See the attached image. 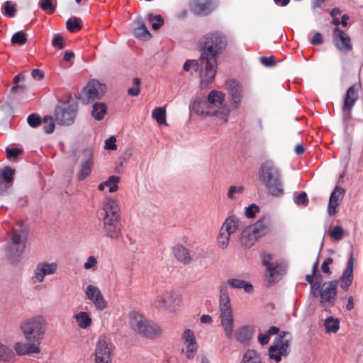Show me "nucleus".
Instances as JSON below:
<instances>
[{"mask_svg": "<svg viewBox=\"0 0 363 363\" xmlns=\"http://www.w3.org/2000/svg\"><path fill=\"white\" fill-rule=\"evenodd\" d=\"M227 45L226 36L218 30L208 32L199 40L198 48L200 52V60L201 64L205 65L203 80L211 82L215 78L218 56L223 53Z\"/></svg>", "mask_w": 363, "mask_h": 363, "instance_id": "f257e3e1", "label": "nucleus"}, {"mask_svg": "<svg viewBox=\"0 0 363 363\" xmlns=\"http://www.w3.org/2000/svg\"><path fill=\"white\" fill-rule=\"evenodd\" d=\"M281 177V170L272 161L263 162L258 171L259 182L268 194L274 197H281L284 194Z\"/></svg>", "mask_w": 363, "mask_h": 363, "instance_id": "f03ea898", "label": "nucleus"}, {"mask_svg": "<svg viewBox=\"0 0 363 363\" xmlns=\"http://www.w3.org/2000/svg\"><path fill=\"white\" fill-rule=\"evenodd\" d=\"M103 206L104 211L103 223L106 236L116 239L121 233L118 204L116 200L106 199L104 200Z\"/></svg>", "mask_w": 363, "mask_h": 363, "instance_id": "7ed1b4c3", "label": "nucleus"}, {"mask_svg": "<svg viewBox=\"0 0 363 363\" xmlns=\"http://www.w3.org/2000/svg\"><path fill=\"white\" fill-rule=\"evenodd\" d=\"M270 221L267 216H262L253 225L245 228L240 235L241 245L245 248L252 247L257 239L265 235L269 230Z\"/></svg>", "mask_w": 363, "mask_h": 363, "instance_id": "20e7f679", "label": "nucleus"}, {"mask_svg": "<svg viewBox=\"0 0 363 363\" xmlns=\"http://www.w3.org/2000/svg\"><path fill=\"white\" fill-rule=\"evenodd\" d=\"M129 317L131 328L140 335L148 339H155L161 335L162 329L160 326L147 320L138 312H131Z\"/></svg>", "mask_w": 363, "mask_h": 363, "instance_id": "39448f33", "label": "nucleus"}, {"mask_svg": "<svg viewBox=\"0 0 363 363\" xmlns=\"http://www.w3.org/2000/svg\"><path fill=\"white\" fill-rule=\"evenodd\" d=\"M21 329L27 342L40 343L45 331V318L40 315L31 317L21 324Z\"/></svg>", "mask_w": 363, "mask_h": 363, "instance_id": "423d86ee", "label": "nucleus"}, {"mask_svg": "<svg viewBox=\"0 0 363 363\" xmlns=\"http://www.w3.org/2000/svg\"><path fill=\"white\" fill-rule=\"evenodd\" d=\"M55 108V120L61 125H71L74 123L77 115V104L69 96L63 101H59Z\"/></svg>", "mask_w": 363, "mask_h": 363, "instance_id": "0eeeda50", "label": "nucleus"}, {"mask_svg": "<svg viewBox=\"0 0 363 363\" xmlns=\"http://www.w3.org/2000/svg\"><path fill=\"white\" fill-rule=\"evenodd\" d=\"M286 335H290V333L286 331L281 332L269 348V357L276 362H279L281 360V357H286L290 353V340H284Z\"/></svg>", "mask_w": 363, "mask_h": 363, "instance_id": "6e6552de", "label": "nucleus"}, {"mask_svg": "<svg viewBox=\"0 0 363 363\" xmlns=\"http://www.w3.org/2000/svg\"><path fill=\"white\" fill-rule=\"evenodd\" d=\"M262 263L266 267L268 276L270 279L277 282L286 274L287 264L283 261L272 262V255L269 254L262 253Z\"/></svg>", "mask_w": 363, "mask_h": 363, "instance_id": "1a4fd4ad", "label": "nucleus"}, {"mask_svg": "<svg viewBox=\"0 0 363 363\" xmlns=\"http://www.w3.org/2000/svg\"><path fill=\"white\" fill-rule=\"evenodd\" d=\"M106 91V86L96 79L89 81L84 87L79 99L84 104L100 99Z\"/></svg>", "mask_w": 363, "mask_h": 363, "instance_id": "9d476101", "label": "nucleus"}, {"mask_svg": "<svg viewBox=\"0 0 363 363\" xmlns=\"http://www.w3.org/2000/svg\"><path fill=\"white\" fill-rule=\"evenodd\" d=\"M239 227V220L234 216H228L220 230L218 237V244L222 248H225L228 245L230 235L236 231Z\"/></svg>", "mask_w": 363, "mask_h": 363, "instance_id": "9b49d317", "label": "nucleus"}, {"mask_svg": "<svg viewBox=\"0 0 363 363\" xmlns=\"http://www.w3.org/2000/svg\"><path fill=\"white\" fill-rule=\"evenodd\" d=\"M26 232L24 230L13 229L11 240L9 247V255L13 259L18 258L25 248Z\"/></svg>", "mask_w": 363, "mask_h": 363, "instance_id": "f8f14e48", "label": "nucleus"}, {"mask_svg": "<svg viewBox=\"0 0 363 363\" xmlns=\"http://www.w3.org/2000/svg\"><path fill=\"white\" fill-rule=\"evenodd\" d=\"M333 41L335 47L342 52L347 53L353 49L350 37L337 27L333 30Z\"/></svg>", "mask_w": 363, "mask_h": 363, "instance_id": "ddd939ff", "label": "nucleus"}, {"mask_svg": "<svg viewBox=\"0 0 363 363\" xmlns=\"http://www.w3.org/2000/svg\"><path fill=\"white\" fill-rule=\"evenodd\" d=\"M337 281L333 280L325 281L323 284L320 290V301L322 306H325L326 303L333 306L337 296Z\"/></svg>", "mask_w": 363, "mask_h": 363, "instance_id": "4468645a", "label": "nucleus"}, {"mask_svg": "<svg viewBox=\"0 0 363 363\" xmlns=\"http://www.w3.org/2000/svg\"><path fill=\"white\" fill-rule=\"evenodd\" d=\"M94 166V157L91 150H84L82 152V159L80 163L79 170L77 174L79 181H83L91 173Z\"/></svg>", "mask_w": 363, "mask_h": 363, "instance_id": "2eb2a0df", "label": "nucleus"}, {"mask_svg": "<svg viewBox=\"0 0 363 363\" xmlns=\"http://www.w3.org/2000/svg\"><path fill=\"white\" fill-rule=\"evenodd\" d=\"M85 294L86 298L90 300L99 311H103L107 307V303L101 292L100 289L94 285H88Z\"/></svg>", "mask_w": 363, "mask_h": 363, "instance_id": "dca6fc26", "label": "nucleus"}, {"mask_svg": "<svg viewBox=\"0 0 363 363\" xmlns=\"http://www.w3.org/2000/svg\"><path fill=\"white\" fill-rule=\"evenodd\" d=\"M354 259L353 257V253L351 252L350 253V257L347 260V267L344 269L342 274L340 277L337 283L340 282V287L344 291H347L349 290L350 286L352 285L354 276H353V270H354Z\"/></svg>", "mask_w": 363, "mask_h": 363, "instance_id": "f3484780", "label": "nucleus"}, {"mask_svg": "<svg viewBox=\"0 0 363 363\" xmlns=\"http://www.w3.org/2000/svg\"><path fill=\"white\" fill-rule=\"evenodd\" d=\"M362 89L360 79L359 82L350 86L343 95V104L345 109L353 108L359 98V91Z\"/></svg>", "mask_w": 363, "mask_h": 363, "instance_id": "a211bd4d", "label": "nucleus"}, {"mask_svg": "<svg viewBox=\"0 0 363 363\" xmlns=\"http://www.w3.org/2000/svg\"><path fill=\"white\" fill-rule=\"evenodd\" d=\"M180 299L172 291L163 294L158 300L157 308H164L170 311H176L179 305Z\"/></svg>", "mask_w": 363, "mask_h": 363, "instance_id": "6ab92c4d", "label": "nucleus"}, {"mask_svg": "<svg viewBox=\"0 0 363 363\" xmlns=\"http://www.w3.org/2000/svg\"><path fill=\"white\" fill-rule=\"evenodd\" d=\"M345 191L343 188L336 186L331 193L328 206V213L330 216L337 213V207L343 199Z\"/></svg>", "mask_w": 363, "mask_h": 363, "instance_id": "aec40b11", "label": "nucleus"}, {"mask_svg": "<svg viewBox=\"0 0 363 363\" xmlns=\"http://www.w3.org/2000/svg\"><path fill=\"white\" fill-rule=\"evenodd\" d=\"M56 262L47 263L41 262L36 266L34 278L38 281L42 282L45 276L55 274L57 269Z\"/></svg>", "mask_w": 363, "mask_h": 363, "instance_id": "412c9836", "label": "nucleus"}, {"mask_svg": "<svg viewBox=\"0 0 363 363\" xmlns=\"http://www.w3.org/2000/svg\"><path fill=\"white\" fill-rule=\"evenodd\" d=\"M133 33L140 40H147L152 35L142 18H137L133 22Z\"/></svg>", "mask_w": 363, "mask_h": 363, "instance_id": "4be33fe9", "label": "nucleus"}, {"mask_svg": "<svg viewBox=\"0 0 363 363\" xmlns=\"http://www.w3.org/2000/svg\"><path fill=\"white\" fill-rule=\"evenodd\" d=\"M40 342L35 341L27 342V343L17 342L15 345V350L18 355H29L33 353H39Z\"/></svg>", "mask_w": 363, "mask_h": 363, "instance_id": "5701e85b", "label": "nucleus"}, {"mask_svg": "<svg viewBox=\"0 0 363 363\" xmlns=\"http://www.w3.org/2000/svg\"><path fill=\"white\" fill-rule=\"evenodd\" d=\"M253 333V327L250 325H242L237 328L235 333V337L238 342L247 345L252 340Z\"/></svg>", "mask_w": 363, "mask_h": 363, "instance_id": "b1692460", "label": "nucleus"}, {"mask_svg": "<svg viewBox=\"0 0 363 363\" xmlns=\"http://www.w3.org/2000/svg\"><path fill=\"white\" fill-rule=\"evenodd\" d=\"M220 286H225L226 289H228V287L236 289H242L246 293H251L254 289V286L250 282L235 278L229 279L226 281L222 282Z\"/></svg>", "mask_w": 363, "mask_h": 363, "instance_id": "393cba45", "label": "nucleus"}, {"mask_svg": "<svg viewBox=\"0 0 363 363\" xmlns=\"http://www.w3.org/2000/svg\"><path fill=\"white\" fill-rule=\"evenodd\" d=\"M219 318L225 336L229 339L232 338L234 324L233 312L220 313Z\"/></svg>", "mask_w": 363, "mask_h": 363, "instance_id": "a878e982", "label": "nucleus"}, {"mask_svg": "<svg viewBox=\"0 0 363 363\" xmlns=\"http://www.w3.org/2000/svg\"><path fill=\"white\" fill-rule=\"evenodd\" d=\"M231 101L237 108L242 100V86L236 81H230L227 84Z\"/></svg>", "mask_w": 363, "mask_h": 363, "instance_id": "bb28decb", "label": "nucleus"}, {"mask_svg": "<svg viewBox=\"0 0 363 363\" xmlns=\"http://www.w3.org/2000/svg\"><path fill=\"white\" fill-rule=\"evenodd\" d=\"M219 296V310L220 313H230L232 311L230 300L228 294V289L225 286H220Z\"/></svg>", "mask_w": 363, "mask_h": 363, "instance_id": "cd10ccee", "label": "nucleus"}, {"mask_svg": "<svg viewBox=\"0 0 363 363\" xmlns=\"http://www.w3.org/2000/svg\"><path fill=\"white\" fill-rule=\"evenodd\" d=\"M109 346L110 344L106 340V336H100L96 345V350L94 354L103 357H110L111 348Z\"/></svg>", "mask_w": 363, "mask_h": 363, "instance_id": "c85d7f7f", "label": "nucleus"}, {"mask_svg": "<svg viewBox=\"0 0 363 363\" xmlns=\"http://www.w3.org/2000/svg\"><path fill=\"white\" fill-rule=\"evenodd\" d=\"M174 257L184 264L191 261V257L188 250L182 245H177L173 248Z\"/></svg>", "mask_w": 363, "mask_h": 363, "instance_id": "c756f323", "label": "nucleus"}, {"mask_svg": "<svg viewBox=\"0 0 363 363\" xmlns=\"http://www.w3.org/2000/svg\"><path fill=\"white\" fill-rule=\"evenodd\" d=\"M216 8L213 1L208 0L204 3H199L195 6L194 11L197 15L206 16L209 14Z\"/></svg>", "mask_w": 363, "mask_h": 363, "instance_id": "7c9ffc66", "label": "nucleus"}, {"mask_svg": "<svg viewBox=\"0 0 363 363\" xmlns=\"http://www.w3.org/2000/svg\"><path fill=\"white\" fill-rule=\"evenodd\" d=\"M107 112V106L104 103L96 102L93 104L91 116L96 121H101Z\"/></svg>", "mask_w": 363, "mask_h": 363, "instance_id": "2f4dec72", "label": "nucleus"}, {"mask_svg": "<svg viewBox=\"0 0 363 363\" xmlns=\"http://www.w3.org/2000/svg\"><path fill=\"white\" fill-rule=\"evenodd\" d=\"M324 326L326 333H335L340 328V321L338 318H335L333 316L328 317L324 321Z\"/></svg>", "mask_w": 363, "mask_h": 363, "instance_id": "473e14b6", "label": "nucleus"}, {"mask_svg": "<svg viewBox=\"0 0 363 363\" xmlns=\"http://www.w3.org/2000/svg\"><path fill=\"white\" fill-rule=\"evenodd\" d=\"M77 325L82 329L87 328L91 324V319L86 312H79L75 315Z\"/></svg>", "mask_w": 363, "mask_h": 363, "instance_id": "72a5a7b5", "label": "nucleus"}, {"mask_svg": "<svg viewBox=\"0 0 363 363\" xmlns=\"http://www.w3.org/2000/svg\"><path fill=\"white\" fill-rule=\"evenodd\" d=\"M224 101V95L221 91L212 90L209 92L207 98V101H206L209 104H213L214 106H218L222 104Z\"/></svg>", "mask_w": 363, "mask_h": 363, "instance_id": "f704fd0d", "label": "nucleus"}, {"mask_svg": "<svg viewBox=\"0 0 363 363\" xmlns=\"http://www.w3.org/2000/svg\"><path fill=\"white\" fill-rule=\"evenodd\" d=\"M14 174L15 170L10 167H6L4 169H0V179L4 181V183L12 185Z\"/></svg>", "mask_w": 363, "mask_h": 363, "instance_id": "c9c22d12", "label": "nucleus"}, {"mask_svg": "<svg viewBox=\"0 0 363 363\" xmlns=\"http://www.w3.org/2000/svg\"><path fill=\"white\" fill-rule=\"evenodd\" d=\"M240 363H262L261 358L255 350H247L242 356Z\"/></svg>", "mask_w": 363, "mask_h": 363, "instance_id": "e433bc0d", "label": "nucleus"}, {"mask_svg": "<svg viewBox=\"0 0 363 363\" xmlns=\"http://www.w3.org/2000/svg\"><path fill=\"white\" fill-rule=\"evenodd\" d=\"M207 106V102L206 101L201 100H195L190 106L189 108L195 113L200 115H210V113L207 111H205V108Z\"/></svg>", "mask_w": 363, "mask_h": 363, "instance_id": "4c0bfd02", "label": "nucleus"}, {"mask_svg": "<svg viewBox=\"0 0 363 363\" xmlns=\"http://www.w3.org/2000/svg\"><path fill=\"white\" fill-rule=\"evenodd\" d=\"M148 21L154 30L160 29L164 25V19L161 15L148 14Z\"/></svg>", "mask_w": 363, "mask_h": 363, "instance_id": "58836bf2", "label": "nucleus"}, {"mask_svg": "<svg viewBox=\"0 0 363 363\" xmlns=\"http://www.w3.org/2000/svg\"><path fill=\"white\" fill-rule=\"evenodd\" d=\"M81 21V19L77 17L69 18L66 22L67 29L71 33H76L82 28Z\"/></svg>", "mask_w": 363, "mask_h": 363, "instance_id": "ea45409f", "label": "nucleus"}, {"mask_svg": "<svg viewBox=\"0 0 363 363\" xmlns=\"http://www.w3.org/2000/svg\"><path fill=\"white\" fill-rule=\"evenodd\" d=\"M152 118H155L157 123L162 125L166 122V111L162 107H157L152 113Z\"/></svg>", "mask_w": 363, "mask_h": 363, "instance_id": "a19ab883", "label": "nucleus"}, {"mask_svg": "<svg viewBox=\"0 0 363 363\" xmlns=\"http://www.w3.org/2000/svg\"><path fill=\"white\" fill-rule=\"evenodd\" d=\"M11 41L13 45H23L27 42L26 35L23 30H19L12 35Z\"/></svg>", "mask_w": 363, "mask_h": 363, "instance_id": "79ce46f5", "label": "nucleus"}, {"mask_svg": "<svg viewBox=\"0 0 363 363\" xmlns=\"http://www.w3.org/2000/svg\"><path fill=\"white\" fill-rule=\"evenodd\" d=\"M24 78L25 75L23 74H18L14 77L13 80V86L11 89V94H15L18 89L24 90L26 89V86L21 83Z\"/></svg>", "mask_w": 363, "mask_h": 363, "instance_id": "37998d69", "label": "nucleus"}, {"mask_svg": "<svg viewBox=\"0 0 363 363\" xmlns=\"http://www.w3.org/2000/svg\"><path fill=\"white\" fill-rule=\"evenodd\" d=\"M141 79L134 78L133 80V86L128 89V95L130 96H137L140 93Z\"/></svg>", "mask_w": 363, "mask_h": 363, "instance_id": "c03bdc74", "label": "nucleus"}, {"mask_svg": "<svg viewBox=\"0 0 363 363\" xmlns=\"http://www.w3.org/2000/svg\"><path fill=\"white\" fill-rule=\"evenodd\" d=\"M43 123H44L43 129L46 133L50 134L54 131L55 125L52 116H45L43 119Z\"/></svg>", "mask_w": 363, "mask_h": 363, "instance_id": "a18cd8bd", "label": "nucleus"}, {"mask_svg": "<svg viewBox=\"0 0 363 363\" xmlns=\"http://www.w3.org/2000/svg\"><path fill=\"white\" fill-rule=\"evenodd\" d=\"M182 340L187 345H190V347L193 345H196V338L194 332L190 329L184 330L182 335Z\"/></svg>", "mask_w": 363, "mask_h": 363, "instance_id": "49530a36", "label": "nucleus"}, {"mask_svg": "<svg viewBox=\"0 0 363 363\" xmlns=\"http://www.w3.org/2000/svg\"><path fill=\"white\" fill-rule=\"evenodd\" d=\"M120 182L119 177L111 176L104 183H106V187L109 188V192H114L118 190V183Z\"/></svg>", "mask_w": 363, "mask_h": 363, "instance_id": "de8ad7c7", "label": "nucleus"}, {"mask_svg": "<svg viewBox=\"0 0 363 363\" xmlns=\"http://www.w3.org/2000/svg\"><path fill=\"white\" fill-rule=\"evenodd\" d=\"M3 8L4 9V15L8 18H13L15 16V13L16 12V9L15 4H13V3L11 1H6Z\"/></svg>", "mask_w": 363, "mask_h": 363, "instance_id": "09e8293b", "label": "nucleus"}, {"mask_svg": "<svg viewBox=\"0 0 363 363\" xmlns=\"http://www.w3.org/2000/svg\"><path fill=\"white\" fill-rule=\"evenodd\" d=\"M191 68L194 69V70L195 72H198L199 69H201L202 72H201V84H209L210 82H208L206 80H203V74L205 73V65H203L201 64V60H199V62H198L197 60H191Z\"/></svg>", "mask_w": 363, "mask_h": 363, "instance_id": "8fccbe9b", "label": "nucleus"}, {"mask_svg": "<svg viewBox=\"0 0 363 363\" xmlns=\"http://www.w3.org/2000/svg\"><path fill=\"white\" fill-rule=\"evenodd\" d=\"M27 122L30 127L37 128L43 123V119L38 114L31 113L28 116Z\"/></svg>", "mask_w": 363, "mask_h": 363, "instance_id": "3c124183", "label": "nucleus"}, {"mask_svg": "<svg viewBox=\"0 0 363 363\" xmlns=\"http://www.w3.org/2000/svg\"><path fill=\"white\" fill-rule=\"evenodd\" d=\"M294 201L298 205L307 206L308 203L307 194L305 191H301L298 195H294Z\"/></svg>", "mask_w": 363, "mask_h": 363, "instance_id": "603ef678", "label": "nucleus"}, {"mask_svg": "<svg viewBox=\"0 0 363 363\" xmlns=\"http://www.w3.org/2000/svg\"><path fill=\"white\" fill-rule=\"evenodd\" d=\"M259 211V207L255 203H252L245 207V214L247 218H252L255 217L256 213Z\"/></svg>", "mask_w": 363, "mask_h": 363, "instance_id": "864d4df0", "label": "nucleus"}, {"mask_svg": "<svg viewBox=\"0 0 363 363\" xmlns=\"http://www.w3.org/2000/svg\"><path fill=\"white\" fill-rule=\"evenodd\" d=\"M344 234V230L342 227L340 225L335 226L333 230L330 233V236L332 239L335 240H340Z\"/></svg>", "mask_w": 363, "mask_h": 363, "instance_id": "5fc2aeb1", "label": "nucleus"}, {"mask_svg": "<svg viewBox=\"0 0 363 363\" xmlns=\"http://www.w3.org/2000/svg\"><path fill=\"white\" fill-rule=\"evenodd\" d=\"M52 45L60 50L63 49L65 48L63 37L59 33L55 34L52 38Z\"/></svg>", "mask_w": 363, "mask_h": 363, "instance_id": "6e6d98bb", "label": "nucleus"}, {"mask_svg": "<svg viewBox=\"0 0 363 363\" xmlns=\"http://www.w3.org/2000/svg\"><path fill=\"white\" fill-rule=\"evenodd\" d=\"M322 285V284H319L318 281H314V283L311 284L310 292L314 298H318L320 296Z\"/></svg>", "mask_w": 363, "mask_h": 363, "instance_id": "4d7b16f0", "label": "nucleus"}, {"mask_svg": "<svg viewBox=\"0 0 363 363\" xmlns=\"http://www.w3.org/2000/svg\"><path fill=\"white\" fill-rule=\"evenodd\" d=\"M11 353L12 351L7 346L0 342V361L6 360Z\"/></svg>", "mask_w": 363, "mask_h": 363, "instance_id": "13d9d810", "label": "nucleus"}, {"mask_svg": "<svg viewBox=\"0 0 363 363\" xmlns=\"http://www.w3.org/2000/svg\"><path fill=\"white\" fill-rule=\"evenodd\" d=\"M333 262L334 261L332 257H328L323 262L322 265H321V269L324 274H327L328 275H330L332 274V272L330 270L329 265L332 264L333 263Z\"/></svg>", "mask_w": 363, "mask_h": 363, "instance_id": "bf43d9fd", "label": "nucleus"}, {"mask_svg": "<svg viewBox=\"0 0 363 363\" xmlns=\"http://www.w3.org/2000/svg\"><path fill=\"white\" fill-rule=\"evenodd\" d=\"M39 4L40 7L44 11L53 12L55 10V6H53L52 0H41Z\"/></svg>", "mask_w": 363, "mask_h": 363, "instance_id": "052dcab7", "label": "nucleus"}, {"mask_svg": "<svg viewBox=\"0 0 363 363\" xmlns=\"http://www.w3.org/2000/svg\"><path fill=\"white\" fill-rule=\"evenodd\" d=\"M6 155L9 159H15L19 155L22 153V150L20 148H10L6 147Z\"/></svg>", "mask_w": 363, "mask_h": 363, "instance_id": "680f3d73", "label": "nucleus"}, {"mask_svg": "<svg viewBox=\"0 0 363 363\" xmlns=\"http://www.w3.org/2000/svg\"><path fill=\"white\" fill-rule=\"evenodd\" d=\"M116 138L114 136H111L109 138L105 140V149L116 150L117 149V146L116 145Z\"/></svg>", "mask_w": 363, "mask_h": 363, "instance_id": "e2e57ef3", "label": "nucleus"}, {"mask_svg": "<svg viewBox=\"0 0 363 363\" xmlns=\"http://www.w3.org/2000/svg\"><path fill=\"white\" fill-rule=\"evenodd\" d=\"M182 352L185 353L188 359H192L196 354V345H193L191 347L190 345H186V350L183 349Z\"/></svg>", "mask_w": 363, "mask_h": 363, "instance_id": "0e129e2a", "label": "nucleus"}, {"mask_svg": "<svg viewBox=\"0 0 363 363\" xmlns=\"http://www.w3.org/2000/svg\"><path fill=\"white\" fill-rule=\"evenodd\" d=\"M11 185L4 183L0 179V196H6L9 194L11 190Z\"/></svg>", "mask_w": 363, "mask_h": 363, "instance_id": "69168bd1", "label": "nucleus"}, {"mask_svg": "<svg viewBox=\"0 0 363 363\" xmlns=\"http://www.w3.org/2000/svg\"><path fill=\"white\" fill-rule=\"evenodd\" d=\"M324 42L322 34L319 32H316L314 34V36L311 40L310 43L311 44L313 45H320L323 44Z\"/></svg>", "mask_w": 363, "mask_h": 363, "instance_id": "338daca9", "label": "nucleus"}, {"mask_svg": "<svg viewBox=\"0 0 363 363\" xmlns=\"http://www.w3.org/2000/svg\"><path fill=\"white\" fill-rule=\"evenodd\" d=\"M242 186H230L228 188V197L232 199L235 194L240 193L242 191Z\"/></svg>", "mask_w": 363, "mask_h": 363, "instance_id": "774afa93", "label": "nucleus"}]
</instances>
